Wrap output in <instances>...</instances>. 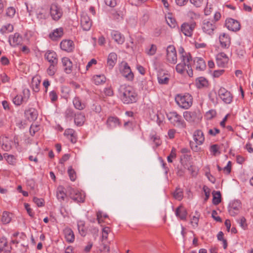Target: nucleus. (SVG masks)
I'll use <instances>...</instances> for the list:
<instances>
[{
  "instance_id": "obj_1",
  "label": "nucleus",
  "mask_w": 253,
  "mask_h": 253,
  "mask_svg": "<svg viewBox=\"0 0 253 253\" xmlns=\"http://www.w3.org/2000/svg\"><path fill=\"white\" fill-rule=\"evenodd\" d=\"M179 52L180 54L181 62L176 66V71L180 74H183L186 70L188 76L192 77L193 70L191 66L192 59L191 54L185 52L183 48L180 49Z\"/></svg>"
},
{
  "instance_id": "obj_2",
  "label": "nucleus",
  "mask_w": 253,
  "mask_h": 253,
  "mask_svg": "<svg viewBox=\"0 0 253 253\" xmlns=\"http://www.w3.org/2000/svg\"><path fill=\"white\" fill-rule=\"evenodd\" d=\"M118 93L124 103H132L137 100V94L131 86L126 84L120 85L118 89Z\"/></svg>"
},
{
  "instance_id": "obj_3",
  "label": "nucleus",
  "mask_w": 253,
  "mask_h": 253,
  "mask_svg": "<svg viewBox=\"0 0 253 253\" xmlns=\"http://www.w3.org/2000/svg\"><path fill=\"white\" fill-rule=\"evenodd\" d=\"M175 100L180 107L187 109L192 104L193 98L189 93L179 94L175 96Z\"/></svg>"
},
{
  "instance_id": "obj_4",
  "label": "nucleus",
  "mask_w": 253,
  "mask_h": 253,
  "mask_svg": "<svg viewBox=\"0 0 253 253\" xmlns=\"http://www.w3.org/2000/svg\"><path fill=\"white\" fill-rule=\"evenodd\" d=\"M167 116L170 123L174 126L179 128H185L186 124L182 117L176 112H170Z\"/></svg>"
},
{
  "instance_id": "obj_5",
  "label": "nucleus",
  "mask_w": 253,
  "mask_h": 253,
  "mask_svg": "<svg viewBox=\"0 0 253 253\" xmlns=\"http://www.w3.org/2000/svg\"><path fill=\"white\" fill-rule=\"evenodd\" d=\"M193 139L195 143L191 142V147L193 150L197 152L200 149L198 145H202L205 141V137L203 131L201 130H196L193 134Z\"/></svg>"
},
{
  "instance_id": "obj_6",
  "label": "nucleus",
  "mask_w": 253,
  "mask_h": 253,
  "mask_svg": "<svg viewBox=\"0 0 253 253\" xmlns=\"http://www.w3.org/2000/svg\"><path fill=\"white\" fill-rule=\"evenodd\" d=\"M67 193L70 197L75 202L77 203H83L84 201L85 195L77 189L68 187Z\"/></svg>"
},
{
  "instance_id": "obj_7",
  "label": "nucleus",
  "mask_w": 253,
  "mask_h": 253,
  "mask_svg": "<svg viewBox=\"0 0 253 253\" xmlns=\"http://www.w3.org/2000/svg\"><path fill=\"white\" fill-rule=\"evenodd\" d=\"M183 117L187 121L189 122H198L202 117L199 110L185 111L183 113Z\"/></svg>"
},
{
  "instance_id": "obj_8",
  "label": "nucleus",
  "mask_w": 253,
  "mask_h": 253,
  "mask_svg": "<svg viewBox=\"0 0 253 253\" xmlns=\"http://www.w3.org/2000/svg\"><path fill=\"white\" fill-rule=\"evenodd\" d=\"M196 26V23L194 21L184 22L181 25L180 31L185 36L191 37Z\"/></svg>"
},
{
  "instance_id": "obj_9",
  "label": "nucleus",
  "mask_w": 253,
  "mask_h": 253,
  "mask_svg": "<svg viewBox=\"0 0 253 253\" xmlns=\"http://www.w3.org/2000/svg\"><path fill=\"white\" fill-rule=\"evenodd\" d=\"M50 14L53 20L58 21L63 15V10L57 4L52 3L50 8Z\"/></svg>"
},
{
  "instance_id": "obj_10",
  "label": "nucleus",
  "mask_w": 253,
  "mask_h": 253,
  "mask_svg": "<svg viewBox=\"0 0 253 253\" xmlns=\"http://www.w3.org/2000/svg\"><path fill=\"white\" fill-rule=\"evenodd\" d=\"M166 60L169 63L175 64L177 62V54L175 47L172 45L167 48Z\"/></svg>"
},
{
  "instance_id": "obj_11",
  "label": "nucleus",
  "mask_w": 253,
  "mask_h": 253,
  "mask_svg": "<svg viewBox=\"0 0 253 253\" xmlns=\"http://www.w3.org/2000/svg\"><path fill=\"white\" fill-rule=\"evenodd\" d=\"M202 30L205 33L211 35L216 29L215 22L209 19H205L202 23Z\"/></svg>"
},
{
  "instance_id": "obj_12",
  "label": "nucleus",
  "mask_w": 253,
  "mask_h": 253,
  "mask_svg": "<svg viewBox=\"0 0 253 253\" xmlns=\"http://www.w3.org/2000/svg\"><path fill=\"white\" fill-rule=\"evenodd\" d=\"M81 25L84 31H88L92 26V21L85 12H82L81 16Z\"/></svg>"
},
{
  "instance_id": "obj_13",
  "label": "nucleus",
  "mask_w": 253,
  "mask_h": 253,
  "mask_svg": "<svg viewBox=\"0 0 253 253\" xmlns=\"http://www.w3.org/2000/svg\"><path fill=\"white\" fill-rule=\"evenodd\" d=\"M241 208V203L239 200H234L230 203L229 206V213L233 216L237 215Z\"/></svg>"
},
{
  "instance_id": "obj_14",
  "label": "nucleus",
  "mask_w": 253,
  "mask_h": 253,
  "mask_svg": "<svg viewBox=\"0 0 253 253\" xmlns=\"http://www.w3.org/2000/svg\"><path fill=\"white\" fill-rule=\"evenodd\" d=\"M218 95L225 103L229 104L232 101L233 97L231 93L224 87H221L219 89Z\"/></svg>"
},
{
  "instance_id": "obj_15",
  "label": "nucleus",
  "mask_w": 253,
  "mask_h": 253,
  "mask_svg": "<svg viewBox=\"0 0 253 253\" xmlns=\"http://www.w3.org/2000/svg\"><path fill=\"white\" fill-rule=\"evenodd\" d=\"M8 42L11 46L15 47L22 44V37L19 33H16L9 36Z\"/></svg>"
},
{
  "instance_id": "obj_16",
  "label": "nucleus",
  "mask_w": 253,
  "mask_h": 253,
  "mask_svg": "<svg viewBox=\"0 0 253 253\" xmlns=\"http://www.w3.org/2000/svg\"><path fill=\"white\" fill-rule=\"evenodd\" d=\"M226 27L231 31H237L240 29V24L239 22L232 18L227 19L225 22Z\"/></svg>"
},
{
  "instance_id": "obj_17",
  "label": "nucleus",
  "mask_w": 253,
  "mask_h": 253,
  "mask_svg": "<svg viewBox=\"0 0 253 253\" xmlns=\"http://www.w3.org/2000/svg\"><path fill=\"white\" fill-rule=\"evenodd\" d=\"M45 58L48 61L50 64H57L58 58L55 52L52 50H48L44 54Z\"/></svg>"
},
{
  "instance_id": "obj_18",
  "label": "nucleus",
  "mask_w": 253,
  "mask_h": 253,
  "mask_svg": "<svg viewBox=\"0 0 253 253\" xmlns=\"http://www.w3.org/2000/svg\"><path fill=\"white\" fill-rule=\"evenodd\" d=\"M122 75L128 81H131L133 80L134 75L132 72L127 63H126L121 71Z\"/></svg>"
},
{
  "instance_id": "obj_19",
  "label": "nucleus",
  "mask_w": 253,
  "mask_h": 253,
  "mask_svg": "<svg viewBox=\"0 0 253 253\" xmlns=\"http://www.w3.org/2000/svg\"><path fill=\"white\" fill-rule=\"evenodd\" d=\"M216 63L219 67H224L227 63L228 58L224 52H220L216 55Z\"/></svg>"
},
{
  "instance_id": "obj_20",
  "label": "nucleus",
  "mask_w": 253,
  "mask_h": 253,
  "mask_svg": "<svg viewBox=\"0 0 253 253\" xmlns=\"http://www.w3.org/2000/svg\"><path fill=\"white\" fill-rule=\"evenodd\" d=\"M219 40L221 46L223 48H228L230 44V38L229 36L223 33L219 36Z\"/></svg>"
},
{
  "instance_id": "obj_21",
  "label": "nucleus",
  "mask_w": 253,
  "mask_h": 253,
  "mask_svg": "<svg viewBox=\"0 0 253 253\" xmlns=\"http://www.w3.org/2000/svg\"><path fill=\"white\" fill-rule=\"evenodd\" d=\"M73 42L71 40H63L60 43L61 48L67 52H71L73 50Z\"/></svg>"
},
{
  "instance_id": "obj_22",
  "label": "nucleus",
  "mask_w": 253,
  "mask_h": 253,
  "mask_svg": "<svg viewBox=\"0 0 253 253\" xmlns=\"http://www.w3.org/2000/svg\"><path fill=\"white\" fill-rule=\"evenodd\" d=\"M25 115L29 120L34 121L37 119L38 114L35 109L31 108L25 111Z\"/></svg>"
},
{
  "instance_id": "obj_23",
  "label": "nucleus",
  "mask_w": 253,
  "mask_h": 253,
  "mask_svg": "<svg viewBox=\"0 0 253 253\" xmlns=\"http://www.w3.org/2000/svg\"><path fill=\"white\" fill-rule=\"evenodd\" d=\"M111 36L112 39L118 44H122L125 42V37L118 31H113L111 32Z\"/></svg>"
},
{
  "instance_id": "obj_24",
  "label": "nucleus",
  "mask_w": 253,
  "mask_h": 253,
  "mask_svg": "<svg viewBox=\"0 0 253 253\" xmlns=\"http://www.w3.org/2000/svg\"><path fill=\"white\" fill-rule=\"evenodd\" d=\"M64 236L66 241L68 243H73L75 240V235L72 230L68 227L65 228L63 230Z\"/></svg>"
},
{
  "instance_id": "obj_25",
  "label": "nucleus",
  "mask_w": 253,
  "mask_h": 253,
  "mask_svg": "<svg viewBox=\"0 0 253 253\" xmlns=\"http://www.w3.org/2000/svg\"><path fill=\"white\" fill-rule=\"evenodd\" d=\"M194 63L197 70L204 71L206 69L205 62L202 58H195L194 60Z\"/></svg>"
},
{
  "instance_id": "obj_26",
  "label": "nucleus",
  "mask_w": 253,
  "mask_h": 253,
  "mask_svg": "<svg viewBox=\"0 0 253 253\" xmlns=\"http://www.w3.org/2000/svg\"><path fill=\"white\" fill-rule=\"evenodd\" d=\"M187 212L186 209L182 206L178 207L175 211V215L181 220H186Z\"/></svg>"
},
{
  "instance_id": "obj_27",
  "label": "nucleus",
  "mask_w": 253,
  "mask_h": 253,
  "mask_svg": "<svg viewBox=\"0 0 253 253\" xmlns=\"http://www.w3.org/2000/svg\"><path fill=\"white\" fill-rule=\"evenodd\" d=\"M17 139L14 138V141L13 142L12 140H9L7 138H5L3 140L2 144V148L3 150L8 151L11 149L12 146L14 144H15L16 140Z\"/></svg>"
},
{
  "instance_id": "obj_28",
  "label": "nucleus",
  "mask_w": 253,
  "mask_h": 253,
  "mask_svg": "<svg viewBox=\"0 0 253 253\" xmlns=\"http://www.w3.org/2000/svg\"><path fill=\"white\" fill-rule=\"evenodd\" d=\"M62 63L65 71L68 74L70 73L72 68V63L70 60L67 57H64L62 59Z\"/></svg>"
},
{
  "instance_id": "obj_29",
  "label": "nucleus",
  "mask_w": 253,
  "mask_h": 253,
  "mask_svg": "<svg viewBox=\"0 0 253 253\" xmlns=\"http://www.w3.org/2000/svg\"><path fill=\"white\" fill-rule=\"evenodd\" d=\"M73 103L75 108L79 110H82L85 107V104L79 97H75L73 99Z\"/></svg>"
},
{
  "instance_id": "obj_30",
  "label": "nucleus",
  "mask_w": 253,
  "mask_h": 253,
  "mask_svg": "<svg viewBox=\"0 0 253 253\" xmlns=\"http://www.w3.org/2000/svg\"><path fill=\"white\" fill-rule=\"evenodd\" d=\"M63 35V29L62 28H57L50 34L49 37L52 40H56L58 38H61Z\"/></svg>"
},
{
  "instance_id": "obj_31",
  "label": "nucleus",
  "mask_w": 253,
  "mask_h": 253,
  "mask_svg": "<svg viewBox=\"0 0 253 253\" xmlns=\"http://www.w3.org/2000/svg\"><path fill=\"white\" fill-rule=\"evenodd\" d=\"M67 196V194L64 192V188L62 186L58 187L56 191V197L60 202L65 200V198Z\"/></svg>"
},
{
  "instance_id": "obj_32",
  "label": "nucleus",
  "mask_w": 253,
  "mask_h": 253,
  "mask_svg": "<svg viewBox=\"0 0 253 253\" xmlns=\"http://www.w3.org/2000/svg\"><path fill=\"white\" fill-rule=\"evenodd\" d=\"M117 60V55L114 52L109 54L107 59V65L110 68H112L115 65Z\"/></svg>"
},
{
  "instance_id": "obj_33",
  "label": "nucleus",
  "mask_w": 253,
  "mask_h": 253,
  "mask_svg": "<svg viewBox=\"0 0 253 253\" xmlns=\"http://www.w3.org/2000/svg\"><path fill=\"white\" fill-rule=\"evenodd\" d=\"M107 125L110 128L116 127L120 125V121L118 118L114 117H110L107 121Z\"/></svg>"
},
{
  "instance_id": "obj_34",
  "label": "nucleus",
  "mask_w": 253,
  "mask_h": 253,
  "mask_svg": "<svg viewBox=\"0 0 253 253\" xmlns=\"http://www.w3.org/2000/svg\"><path fill=\"white\" fill-rule=\"evenodd\" d=\"M84 121L85 117L83 114L80 113L75 115L74 122L77 126H82Z\"/></svg>"
},
{
  "instance_id": "obj_35",
  "label": "nucleus",
  "mask_w": 253,
  "mask_h": 253,
  "mask_svg": "<svg viewBox=\"0 0 253 253\" xmlns=\"http://www.w3.org/2000/svg\"><path fill=\"white\" fill-rule=\"evenodd\" d=\"M78 228L82 236L84 237L86 235L87 229L85 227V222L84 221L80 220L78 222Z\"/></svg>"
},
{
  "instance_id": "obj_36",
  "label": "nucleus",
  "mask_w": 253,
  "mask_h": 253,
  "mask_svg": "<svg viewBox=\"0 0 253 253\" xmlns=\"http://www.w3.org/2000/svg\"><path fill=\"white\" fill-rule=\"evenodd\" d=\"M93 81L96 85L101 84L106 82V77L103 75H95L93 77Z\"/></svg>"
},
{
  "instance_id": "obj_37",
  "label": "nucleus",
  "mask_w": 253,
  "mask_h": 253,
  "mask_svg": "<svg viewBox=\"0 0 253 253\" xmlns=\"http://www.w3.org/2000/svg\"><path fill=\"white\" fill-rule=\"evenodd\" d=\"M40 83L41 81L38 78H33L32 79L31 85L34 92H38L39 91Z\"/></svg>"
},
{
  "instance_id": "obj_38",
  "label": "nucleus",
  "mask_w": 253,
  "mask_h": 253,
  "mask_svg": "<svg viewBox=\"0 0 253 253\" xmlns=\"http://www.w3.org/2000/svg\"><path fill=\"white\" fill-rule=\"evenodd\" d=\"M3 157L9 165L12 166H15L16 165V159L14 156L5 153L3 154Z\"/></svg>"
},
{
  "instance_id": "obj_39",
  "label": "nucleus",
  "mask_w": 253,
  "mask_h": 253,
  "mask_svg": "<svg viewBox=\"0 0 253 253\" xmlns=\"http://www.w3.org/2000/svg\"><path fill=\"white\" fill-rule=\"evenodd\" d=\"M212 203L214 205H217L221 202V194L219 191H213L212 192Z\"/></svg>"
},
{
  "instance_id": "obj_40",
  "label": "nucleus",
  "mask_w": 253,
  "mask_h": 253,
  "mask_svg": "<svg viewBox=\"0 0 253 253\" xmlns=\"http://www.w3.org/2000/svg\"><path fill=\"white\" fill-rule=\"evenodd\" d=\"M11 220V217L10 216V213L8 211H4L2 213L1 218V221L3 224H6L9 223Z\"/></svg>"
},
{
  "instance_id": "obj_41",
  "label": "nucleus",
  "mask_w": 253,
  "mask_h": 253,
  "mask_svg": "<svg viewBox=\"0 0 253 253\" xmlns=\"http://www.w3.org/2000/svg\"><path fill=\"white\" fill-rule=\"evenodd\" d=\"M13 30V27L12 25L8 24L6 25L3 26L0 29V33L2 34H5L12 32Z\"/></svg>"
},
{
  "instance_id": "obj_42",
  "label": "nucleus",
  "mask_w": 253,
  "mask_h": 253,
  "mask_svg": "<svg viewBox=\"0 0 253 253\" xmlns=\"http://www.w3.org/2000/svg\"><path fill=\"white\" fill-rule=\"evenodd\" d=\"M158 80L159 84H168L169 78L168 75L162 76L161 74H160L158 76Z\"/></svg>"
},
{
  "instance_id": "obj_43",
  "label": "nucleus",
  "mask_w": 253,
  "mask_h": 253,
  "mask_svg": "<svg viewBox=\"0 0 253 253\" xmlns=\"http://www.w3.org/2000/svg\"><path fill=\"white\" fill-rule=\"evenodd\" d=\"M57 64H50L47 69V73L50 76H53L57 71Z\"/></svg>"
},
{
  "instance_id": "obj_44",
  "label": "nucleus",
  "mask_w": 253,
  "mask_h": 253,
  "mask_svg": "<svg viewBox=\"0 0 253 253\" xmlns=\"http://www.w3.org/2000/svg\"><path fill=\"white\" fill-rule=\"evenodd\" d=\"M173 197L176 200L180 201L183 198V191L179 188H177L173 193Z\"/></svg>"
},
{
  "instance_id": "obj_45",
  "label": "nucleus",
  "mask_w": 253,
  "mask_h": 253,
  "mask_svg": "<svg viewBox=\"0 0 253 253\" xmlns=\"http://www.w3.org/2000/svg\"><path fill=\"white\" fill-rule=\"evenodd\" d=\"M157 46L155 44H151L149 48L146 49V53L150 56L153 55L156 53Z\"/></svg>"
},
{
  "instance_id": "obj_46",
  "label": "nucleus",
  "mask_w": 253,
  "mask_h": 253,
  "mask_svg": "<svg viewBox=\"0 0 253 253\" xmlns=\"http://www.w3.org/2000/svg\"><path fill=\"white\" fill-rule=\"evenodd\" d=\"M68 173L71 181H74L76 179V173L75 171L70 167L68 169Z\"/></svg>"
},
{
  "instance_id": "obj_47",
  "label": "nucleus",
  "mask_w": 253,
  "mask_h": 253,
  "mask_svg": "<svg viewBox=\"0 0 253 253\" xmlns=\"http://www.w3.org/2000/svg\"><path fill=\"white\" fill-rule=\"evenodd\" d=\"M40 129V126L37 124H33L31 125L30 128V133L31 135H34L36 132H38Z\"/></svg>"
},
{
  "instance_id": "obj_48",
  "label": "nucleus",
  "mask_w": 253,
  "mask_h": 253,
  "mask_svg": "<svg viewBox=\"0 0 253 253\" xmlns=\"http://www.w3.org/2000/svg\"><path fill=\"white\" fill-rule=\"evenodd\" d=\"M216 115V112L215 110H211L206 113L205 115V118H206L207 120H211L214 117H215Z\"/></svg>"
},
{
  "instance_id": "obj_49",
  "label": "nucleus",
  "mask_w": 253,
  "mask_h": 253,
  "mask_svg": "<svg viewBox=\"0 0 253 253\" xmlns=\"http://www.w3.org/2000/svg\"><path fill=\"white\" fill-rule=\"evenodd\" d=\"M237 221L239 223L242 228L244 230L247 228L248 225L246 222V219L244 217L242 216L239 219H237Z\"/></svg>"
},
{
  "instance_id": "obj_50",
  "label": "nucleus",
  "mask_w": 253,
  "mask_h": 253,
  "mask_svg": "<svg viewBox=\"0 0 253 253\" xmlns=\"http://www.w3.org/2000/svg\"><path fill=\"white\" fill-rule=\"evenodd\" d=\"M23 101V98L21 95H16L13 99V102L16 106L20 105Z\"/></svg>"
},
{
  "instance_id": "obj_51",
  "label": "nucleus",
  "mask_w": 253,
  "mask_h": 253,
  "mask_svg": "<svg viewBox=\"0 0 253 253\" xmlns=\"http://www.w3.org/2000/svg\"><path fill=\"white\" fill-rule=\"evenodd\" d=\"M187 16L192 19H197L200 17V14L193 10H189L187 12Z\"/></svg>"
},
{
  "instance_id": "obj_52",
  "label": "nucleus",
  "mask_w": 253,
  "mask_h": 253,
  "mask_svg": "<svg viewBox=\"0 0 253 253\" xmlns=\"http://www.w3.org/2000/svg\"><path fill=\"white\" fill-rule=\"evenodd\" d=\"M16 12V10L13 7H9L6 9V15L10 18L13 17Z\"/></svg>"
},
{
  "instance_id": "obj_53",
  "label": "nucleus",
  "mask_w": 253,
  "mask_h": 253,
  "mask_svg": "<svg viewBox=\"0 0 253 253\" xmlns=\"http://www.w3.org/2000/svg\"><path fill=\"white\" fill-rule=\"evenodd\" d=\"M210 151L212 153L213 156H216L217 153H220L219 151V147L217 144L212 145L210 147Z\"/></svg>"
},
{
  "instance_id": "obj_54",
  "label": "nucleus",
  "mask_w": 253,
  "mask_h": 253,
  "mask_svg": "<svg viewBox=\"0 0 253 253\" xmlns=\"http://www.w3.org/2000/svg\"><path fill=\"white\" fill-rule=\"evenodd\" d=\"M197 84H199V87H200V85L201 86H205L208 84V81L205 78L203 77H200L197 80Z\"/></svg>"
},
{
  "instance_id": "obj_55",
  "label": "nucleus",
  "mask_w": 253,
  "mask_h": 253,
  "mask_svg": "<svg viewBox=\"0 0 253 253\" xmlns=\"http://www.w3.org/2000/svg\"><path fill=\"white\" fill-rule=\"evenodd\" d=\"M176 150L174 148H172L170 154H169V156H168V158H167L168 162L172 163V159L175 158L176 157Z\"/></svg>"
},
{
  "instance_id": "obj_56",
  "label": "nucleus",
  "mask_w": 253,
  "mask_h": 253,
  "mask_svg": "<svg viewBox=\"0 0 253 253\" xmlns=\"http://www.w3.org/2000/svg\"><path fill=\"white\" fill-rule=\"evenodd\" d=\"M49 96L52 102L56 101L58 98L57 93L54 90H52L49 92Z\"/></svg>"
},
{
  "instance_id": "obj_57",
  "label": "nucleus",
  "mask_w": 253,
  "mask_h": 253,
  "mask_svg": "<svg viewBox=\"0 0 253 253\" xmlns=\"http://www.w3.org/2000/svg\"><path fill=\"white\" fill-rule=\"evenodd\" d=\"M37 17L40 19H45L46 14L43 9H41L37 11Z\"/></svg>"
},
{
  "instance_id": "obj_58",
  "label": "nucleus",
  "mask_w": 253,
  "mask_h": 253,
  "mask_svg": "<svg viewBox=\"0 0 253 253\" xmlns=\"http://www.w3.org/2000/svg\"><path fill=\"white\" fill-rule=\"evenodd\" d=\"M74 111L71 109H67L65 112V116L67 118L71 119L74 116H75Z\"/></svg>"
},
{
  "instance_id": "obj_59",
  "label": "nucleus",
  "mask_w": 253,
  "mask_h": 253,
  "mask_svg": "<svg viewBox=\"0 0 253 253\" xmlns=\"http://www.w3.org/2000/svg\"><path fill=\"white\" fill-rule=\"evenodd\" d=\"M33 201L38 207H42L43 206L44 200L42 199L34 197Z\"/></svg>"
},
{
  "instance_id": "obj_60",
  "label": "nucleus",
  "mask_w": 253,
  "mask_h": 253,
  "mask_svg": "<svg viewBox=\"0 0 253 253\" xmlns=\"http://www.w3.org/2000/svg\"><path fill=\"white\" fill-rule=\"evenodd\" d=\"M203 191L205 194V201H207L210 196V189L206 186H204L203 188Z\"/></svg>"
},
{
  "instance_id": "obj_61",
  "label": "nucleus",
  "mask_w": 253,
  "mask_h": 253,
  "mask_svg": "<svg viewBox=\"0 0 253 253\" xmlns=\"http://www.w3.org/2000/svg\"><path fill=\"white\" fill-rule=\"evenodd\" d=\"M191 4L196 7H200L203 4V0H189Z\"/></svg>"
},
{
  "instance_id": "obj_62",
  "label": "nucleus",
  "mask_w": 253,
  "mask_h": 253,
  "mask_svg": "<svg viewBox=\"0 0 253 253\" xmlns=\"http://www.w3.org/2000/svg\"><path fill=\"white\" fill-rule=\"evenodd\" d=\"M75 134H76L75 130L71 128L67 129L64 132V135L67 136V138H69L70 136H73V135Z\"/></svg>"
},
{
  "instance_id": "obj_63",
  "label": "nucleus",
  "mask_w": 253,
  "mask_h": 253,
  "mask_svg": "<svg viewBox=\"0 0 253 253\" xmlns=\"http://www.w3.org/2000/svg\"><path fill=\"white\" fill-rule=\"evenodd\" d=\"M110 231V229L109 227H105L102 229V238L107 239L108 237V233Z\"/></svg>"
},
{
  "instance_id": "obj_64",
  "label": "nucleus",
  "mask_w": 253,
  "mask_h": 253,
  "mask_svg": "<svg viewBox=\"0 0 253 253\" xmlns=\"http://www.w3.org/2000/svg\"><path fill=\"white\" fill-rule=\"evenodd\" d=\"M151 139L155 143L156 146L160 145L161 141L159 136L156 135H154L151 136Z\"/></svg>"
}]
</instances>
